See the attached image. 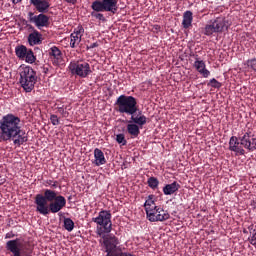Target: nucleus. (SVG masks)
Wrapping results in <instances>:
<instances>
[{"label":"nucleus","mask_w":256,"mask_h":256,"mask_svg":"<svg viewBox=\"0 0 256 256\" xmlns=\"http://www.w3.org/2000/svg\"><path fill=\"white\" fill-rule=\"evenodd\" d=\"M116 111L124 115H130V121L126 126L127 132L131 137H139L144 125H147V116L139 110L137 98L133 96L120 95L115 102Z\"/></svg>","instance_id":"obj_1"},{"label":"nucleus","mask_w":256,"mask_h":256,"mask_svg":"<svg viewBox=\"0 0 256 256\" xmlns=\"http://www.w3.org/2000/svg\"><path fill=\"white\" fill-rule=\"evenodd\" d=\"M13 142L15 147H21L29 141V134L22 130L21 118L8 113L0 119V143Z\"/></svg>","instance_id":"obj_2"},{"label":"nucleus","mask_w":256,"mask_h":256,"mask_svg":"<svg viewBox=\"0 0 256 256\" xmlns=\"http://www.w3.org/2000/svg\"><path fill=\"white\" fill-rule=\"evenodd\" d=\"M34 203L36 211L40 215L47 216L50 213H59L67 205V199L63 195H57L55 190L45 189L44 195L37 194Z\"/></svg>","instance_id":"obj_3"},{"label":"nucleus","mask_w":256,"mask_h":256,"mask_svg":"<svg viewBox=\"0 0 256 256\" xmlns=\"http://www.w3.org/2000/svg\"><path fill=\"white\" fill-rule=\"evenodd\" d=\"M93 223H96V235L100 237V243L104 247H109L112 243H119V238L111 233L113 231V222H111V212L102 210L98 213L97 217L92 218Z\"/></svg>","instance_id":"obj_4"},{"label":"nucleus","mask_w":256,"mask_h":256,"mask_svg":"<svg viewBox=\"0 0 256 256\" xmlns=\"http://www.w3.org/2000/svg\"><path fill=\"white\" fill-rule=\"evenodd\" d=\"M30 5H33L40 14L35 15L34 12H28L27 17L29 23H34L38 29H41V27H49L51 22L49 21V16L45 13H49L51 3H49L48 0H30Z\"/></svg>","instance_id":"obj_5"},{"label":"nucleus","mask_w":256,"mask_h":256,"mask_svg":"<svg viewBox=\"0 0 256 256\" xmlns=\"http://www.w3.org/2000/svg\"><path fill=\"white\" fill-rule=\"evenodd\" d=\"M20 79L19 83L26 93H31L35 89L37 83V71L31 66L21 65L19 68Z\"/></svg>","instance_id":"obj_6"},{"label":"nucleus","mask_w":256,"mask_h":256,"mask_svg":"<svg viewBox=\"0 0 256 256\" xmlns=\"http://www.w3.org/2000/svg\"><path fill=\"white\" fill-rule=\"evenodd\" d=\"M229 30V21L223 17H218L215 20L210 21L204 28V35L211 37L213 33H223Z\"/></svg>","instance_id":"obj_7"},{"label":"nucleus","mask_w":256,"mask_h":256,"mask_svg":"<svg viewBox=\"0 0 256 256\" xmlns=\"http://www.w3.org/2000/svg\"><path fill=\"white\" fill-rule=\"evenodd\" d=\"M119 0H95L92 2V11H105L106 13H112L115 15L119 11Z\"/></svg>","instance_id":"obj_8"},{"label":"nucleus","mask_w":256,"mask_h":256,"mask_svg":"<svg viewBox=\"0 0 256 256\" xmlns=\"http://www.w3.org/2000/svg\"><path fill=\"white\" fill-rule=\"evenodd\" d=\"M69 70L71 71L72 75H76L81 79H85L93 73L91 70V65L85 61L71 62L69 65Z\"/></svg>","instance_id":"obj_9"},{"label":"nucleus","mask_w":256,"mask_h":256,"mask_svg":"<svg viewBox=\"0 0 256 256\" xmlns=\"http://www.w3.org/2000/svg\"><path fill=\"white\" fill-rule=\"evenodd\" d=\"M15 54L21 61H26V63L33 64L37 61V57L33 53L32 49L27 48L25 45H18L15 47Z\"/></svg>","instance_id":"obj_10"},{"label":"nucleus","mask_w":256,"mask_h":256,"mask_svg":"<svg viewBox=\"0 0 256 256\" xmlns=\"http://www.w3.org/2000/svg\"><path fill=\"white\" fill-rule=\"evenodd\" d=\"M6 250L12 253V256H23L25 255L26 248H23L21 243H19V238H17L6 243Z\"/></svg>","instance_id":"obj_11"},{"label":"nucleus","mask_w":256,"mask_h":256,"mask_svg":"<svg viewBox=\"0 0 256 256\" xmlns=\"http://www.w3.org/2000/svg\"><path fill=\"white\" fill-rule=\"evenodd\" d=\"M240 145L248 151H256L255 138L251 136V131L246 132L243 136L239 137Z\"/></svg>","instance_id":"obj_12"},{"label":"nucleus","mask_w":256,"mask_h":256,"mask_svg":"<svg viewBox=\"0 0 256 256\" xmlns=\"http://www.w3.org/2000/svg\"><path fill=\"white\" fill-rule=\"evenodd\" d=\"M119 243H112L105 247L107 256H137L131 252H123L121 248H118Z\"/></svg>","instance_id":"obj_13"},{"label":"nucleus","mask_w":256,"mask_h":256,"mask_svg":"<svg viewBox=\"0 0 256 256\" xmlns=\"http://www.w3.org/2000/svg\"><path fill=\"white\" fill-rule=\"evenodd\" d=\"M229 151H233L236 155H245V149L241 146L239 137L232 136L229 140Z\"/></svg>","instance_id":"obj_14"},{"label":"nucleus","mask_w":256,"mask_h":256,"mask_svg":"<svg viewBox=\"0 0 256 256\" xmlns=\"http://www.w3.org/2000/svg\"><path fill=\"white\" fill-rule=\"evenodd\" d=\"M155 213H157V215H151L152 217H150L148 220L151 223H155L157 221H167L171 217V215L167 211H165L161 206L155 211Z\"/></svg>","instance_id":"obj_15"},{"label":"nucleus","mask_w":256,"mask_h":256,"mask_svg":"<svg viewBox=\"0 0 256 256\" xmlns=\"http://www.w3.org/2000/svg\"><path fill=\"white\" fill-rule=\"evenodd\" d=\"M48 53L50 55V59L53 60V65H59V63H61L63 60V53L57 46L51 47Z\"/></svg>","instance_id":"obj_16"},{"label":"nucleus","mask_w":256,"mask_h":256,"mask_svg":"<svg viewBox=\"0 0 256 256\" xmlns=\"http://www.w3.org/2000/svg\"><path fill=\"white\" fill-rule=\"evenodd\" d=\"M28 43L30 47L41 45L43 43V35L39 31L34 30V32L28 35Z\"/></svg>","instance_id":"obj_17"},{"label":"nucleus","mask_w":256,"mask_h":256,"mask_svg":"<svg viewBox=\"0 0 256 256\" xmlns=\"http://www.w3.org/2000/svg\"><path fill=\"white\" fill-rule=\"evenodd\" d=\"M194 67H195L196 71H198V73H200V75H202V77H204V79H207V77H209V75H211V72L206 68L207 65L205 64V61H203V60H196L194 62Z\"/></svg>","instance_id":"obj_18"},{"label":"nucleus","mask_w":256,"mask_h":256,"mask_svg":"<svg viewBox=\"0 0 256 256\" xmlns=\"http://www.w3.org/2000/svg\"><path fill=\"white\" fill-rule=\"evenodd\" d=\"M181 189V184H178L177 181L172 182L171 184H166L162 191L164 195H175L177 191Z\"/></svg>","instance_id":"obj_19"},{"label":"nucleus","mask_w":256,"mask_h":256,"mask_svg":"<svg viewBox=\"0 0 256 256\" xmlns=\"http://www.w3.org/2000/svg\"><path fill=\"white\" fill-rule=\"evenodd\" d=\"M94 165L96 167H101V165H105L107 163V159H105V154L101 151V149L96 148L94 150Z\"/></svg>","instance_id":"obj_20"},{"label":"nucleus","mask_w":256,"mask_h":256,"mask_svg":"<svg viewBox=\"0 0 256 256\" xmlns=\"http://www.w3.org/2000/svg\"><path fill=\"white\" fill-rule=\"evenodd\" d=\"M193 23V12L187 10L183 14L182 27L184 29H189Z\"/></svg>","instance_id":"obj_21"},{"label":"nucleus","mask_w":256,"mask_h":256,"mask_svg":"<svg viewBox=\"0 0 256 256\" xmlns=\"http://www.w3.org/2000/svg\"><path fill=\"white\" fill-rule=\"evenodd\" d=\"M81 36H77L76 34L71 33L70 35V47L72 49H77L79 47V43H81Z\"/></svg>","instance_id":"obj_22"},{"label":"nucleus","mask_w":256,"mask_h":256,"mask_svg":"<svg viewBox=\"0 0 256 256\" xmlns=\"http://www.w3.org/2000/svg\"><path fill=\"white\" fill-rule=\"evenodd\" d=\"M104 11H97V10H93L91 12V17H93V19H97L98 21H101L102 23H107V18H105V15H103Z\"/></svg>","instance_id":"obj_23"},{"label":"nucleus","mask_w":256,"mask_h":256,"mask_svg":"<svg viewBox=\"0 0 256 256\" xmlns=\"http://www.w3.org/2000/svg\"><path fill=\"white\" fill-rule=\"evenodd\" d=\"M159 207L160 206H157V204H155V203L150 204L149 206L145 207L146 217H147L148 221H149V218L152 217L151 215H154Z\"/></svg>","instance_id":"obj_24"},{"label":"nucleus","mask_w":256,"mask_h":256,"mask_svg":"<svg viewBox=\"0 0 256 256\" xmlns=\"http://www.w3.org/2000/svg\"><path fill=\"white\" fill-rule=\"evenodd\" d=\"M64 229L71 233V231L75 229V222H73L71 218H64Z\"/></svg>","instance_id":"obj_25"},{"label":"nucleus","mask_w":256,"mask_h":256,"mask_svg":"<svg viewBox=\"0 0 256 256\" xmlns=\"http://www.w3.org/2000/svg\"><path fill=\"white\" fill-rule=\"evenodd\" d=\"M148 187H150V189H157V187H159V179L155 178V177H150L148 178Z\"/></svg>","instance_id":"obj_26"},{"label":"nucleus","mask_w":256,"mask_h":256,"mask_svg":"<svg viewBox=\"0 0 256 256\" xmlns=\"http://www.w3.org/2000/svg\"><path fill=\"white\" fill-rule=\"evenodd\" d=\"M45 187H50V190L53 191V189H57L59 187V181L57 180H46L44 181Z\"/></svg>","instance_id":"obj_27"},{"label":"nucleus","mask_w":256,"mask_h":256,"mask_svg":"<svg viewBox=\"0 0 256 256\" xmlns=\"http://www.w3.org/2000/svg\"><path fill=\"white\" fill-rule=\"evenodd\" d=\"M208 87H213L214 89H221L222 84H221V82L217 81V79L212 78V79L208 82Z\"/></svg>","instance_id":"obj_28"},{"label":"nucleus","mask_w":256,"mask_h":256,"mask_svg":"<svg viewBox=\"0 0 256 256\" xmlns=\"http://www.w3.org/2000/svg\"><path fill=\"white\" fill-rule=\"evenodd\" d=\"M85 33V28H83V26H78L77 28L74 29V31L72 32V34L77 35L78 37H83Z\"/></svg>","instance_id":"obj_29"},{"label":"nucleus","mask_w":256,"mask_h":256,"mask_svg":"<svg viewBox=\"0 0 256 256\" xmlns=\"http://www.w3.org/2000/svg\"><path fill=\"white\" fill-rule=\"evenodd\" d=\"M154 199H155V195L153 194L149 195L144 203V207H149V205L155 204Z\"/></svg>","instance_id":"obj_30"},{"label":"nucleus","mask_w":256,"mask_h":256,"mask_svg":"<svg viewBox=\"0 0 256 256\" xmlns=\"http://www.w3.org/2000/svg\"><path fill=\"white\" fill-rule=\"evenodd\" d=\"M116 141L119 144L127 145V140L125 139V134H118V135H116Z\"/></svg>","instance_id":"obj_31"},{"label":"nucleus","mask_w":256,"mask_h":256,"mask_svg":"<svg viewBox=\"0 0 256 256\" xmlns=\"http://www.w3.org/2000/svg\"><path fill=\"white\" fill-rule=\"evenodd\" d=\"M22 24L25 25V27H24L25 29H27L28 31H32V33H35V31H37L35 29V27L33 25L29 24V21H27L25 19L22 21Z\"/></svg>","instance_id":"obj_32"},{"label":"nucleus","mask_w":256,"mask_h":256,"mask_svg":"<svg viewBox=\"0 0 256 256\" xmlns=\"http://www.w3.org/2000/svg\"><path fill=\"white\" fill-rule=\"evenodd\" d=\"M65 109H67V107L65 106H57V111L58 113H60V115H62L63 117H69V112L65 111Z\"/></svg>","instance_id":"obj_33"},{"label":"nucleus","mask_w":256,"mask_h":256,"mask_svg":"<svg viewBox=\"0 0 256 256\" xmlns=\"http://www.w3.org/2000/svg\"><path fill=\"white\" fill-rule=\"evenodd\" d=\"M50 121H51L52 125H54V126H57V125H59V123H61V121L59 120V117L55 114H52L50 116Z\"/></svg>","instance_id":"obj_34"},{"label":"nucleus","mask_w":256,"mask_h":256,"mask_svg":"<svg viewBox=\"0 0 256 256\" xmlns=\"http://www.w3.org/2000/svg\"><path fill=\"white\" fill-rule=\"evenodd\" d=\"M250 244L254 246L256 245V232L252 235L250 239Z\"/></svg>","instance_id":"obj_35"},{"label":"nucleus","mask_w":256,"mask_h":256,"mask_svg":"<svg viewBox=\"0 0 256 256\" xmlns=\"http://www.w3.org/2000/svg\"><path fill=\"white\" fill-rule=\"evenodd\" d=\"M15 237V234L13 232H8L5 235V239H13Z\"/></svg>","instance_id":"obj_36"},{"label":"nucleus","mask_w":256,"mask_h":256,"mask_svg":"<svg viewBox=\"0 0 256 256\" xmlns=\"http://www.w3.org/2000/svg\"><path fill=\"white\" fill-rule=\"evenodd\" d=\"M95 47H99V43L94 42V43L90 44L89 46H87V49H95Z\"/></svg>","instance_id":"obj_37"},{"label":"nucleus","mask_w":256,"mask_h":256,"mask_svg":"<svg viewBox=\"0 0 256 256\" xmlns=\"http://www.w3.org/2000/svg\"><path fill=\"white\" fill-rule=\"evenodd\" d=\"M66 3H72V5H75L77 3V0H65Z\"/></svg>","instance_id":"obj_38"},{"label":"nucleus","mask_w":256,"mask_h":256,"mask_svg":"<svg viewBox=\"0 0 256 256\" xmlns=\"http://www.w3.org/2000/svg\"><path fill=\"white\" fill-rule=\"evenodd\" d=\"M23 0H12L13 5H17V3H21Z\"/></svg>","instance_id":"obj_39"},{"label":"nucleus","mask_w":256,"mask_h":256,"mask_svg":"<svg viewBox=\"0 0 256 256\" xmlns=\"http://www.w3.org/2000/svg\"><path fill=\"white\" fill-rule=\"evenodd\" d=\"M154 29H155L156 31H159V29H161V26H160V25H155V26H154Z\"/></svg>","instance_id":"obj_40"},{"label":"nucleus","mask_w":256,"mask_h":256,"mask_svg":"<svg viewBox=\"0 0 256 256\" xmlns=\"http://www.w3.org/2000/svg\"><path fill=\"white\" fill-rule=\"evenodd\" d=\"M154 215H157V213H156V212H154Z\"/></svg>","instance_id":"obj_41"}]
</instances>
